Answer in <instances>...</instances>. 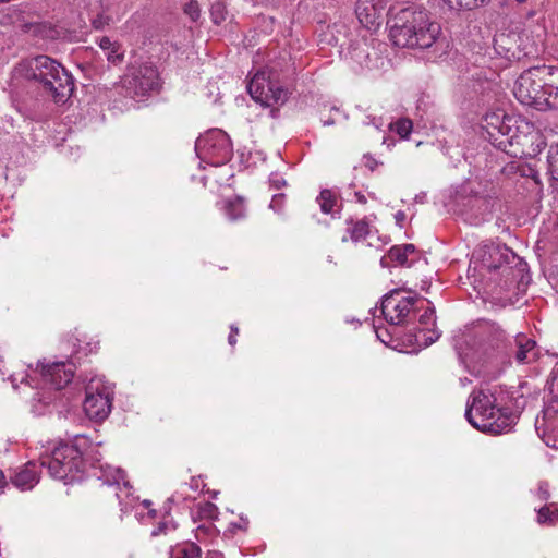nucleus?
<instances>
[{
	"mask_svg": "<svg viewBox=\"0 0 558 558\" xmlns=\"http://www.w3.org/2000/svg\"><path fill=\"white\" fill-rule=\"evenodd\" d=\"M390 23V39L401 48L427 49L440 35L439 24L430 21L427 10L416 5L401 9Z\"/></svg>",
	"mask_w": 558,
	"mask_h": 558,
	"instance_id": "f257e3e1",
	"label": "nucleus"
},
{
	"mask_svg": "<svg viewBox=\"0 0 558 558\" xmlns=\"http://www.w3.org/2000/svg\"><path fill=\"white\" fill-rule=\"evenodd\" d=\"M16 71L26 80L38 81L56 104H64L74 90L72 75L54 59L40 54L19 63Z\"/></svg>",
	"mask_w": 558,
	"mask_h": 558,
	"instance_id": "f03ea898",
	"label": "nucleus"
},
{
	"mask_svg": "<svg viewBox=\"0 0 558 558\" xmlns=\"http://www.w3.org/2000/svg\"><path fill=\"white\" fill-rule=\"evenodd\" d=\"M465 417L476 429L495 435L508 432L517 420L512 411L497 407L496 390L488 387L472 391Z\"/></svg>",
	"mask_w": 558,
	"mask_h": 558,
	"instance_id": "7ed1b4c3",
	"label": "nucleus"
},
{
	"mask_svg": "<svg viewBox=\"0 0 558 558\" xmlns=\"http://www.w3.org/2000/svg\"><path fill=\"white\" fill-rule=\"evenodd\" d=\"M523 128L529 129L530 124L519 117L506 114L502 110L486 113L482 124L485 138L498 149L514 156L518 151L512 148L521 145L525 137Z\"/></svg>",
	"mask_w": 558,
	"mask_h": 558,
	"instance_id": "20e7f679",
	"label": "nucleus"
},
{
	"mask_svg": "<svg viewBox=\"0 0 558 558\" xmlns=\"http://www.w3.org/2000/svg\"><path fill=\"white\" fill-rule=\"evenodd\" d=\"M548 70L549 66L532 68L519 76L513 93L521 104L537 110L548 109Z\"/></svg>",
	"mask_w": 558,
	"mask_h": 558,
	"instance_id": "39448f33",
	"label": "nucleus"
},
{
	"mask_svg": "<svg viewBox=\"0 0 558 558\" xmlns=\"http://www.w3.org/2000/svg\"><path fill=\"white\" fill-rule=\"evenodd\" d=\"M39 466L47 468L52 477L72 483L81 478L83 456L76 446L64 444L54 448L51 456L40 458Z\"/></svg>",
	"mask_w": 558,
	"mask_h": 558,
	"instance_id": "423d86ee",
	"label": "nucleus"
},
{
	"mask_svg": "<svg viewBox=\"0 0 558 558\" xmlns=\"http://www.w3.org/2000/svg\"><path fill=\"white\" fill-rule=\"evenodd\" d=\"M197 156L213 166H221L229 161L233 148L229 135L219 129L208 131L195 143Z\"/></svg>",
	"mask_w": 558,
	"mask_h": 558,
	"instance_id": "0eeeda50",
	"label": "nucleus"
},
{
	"mask_svg": "<svg viewBox=\"0 0 558 558\" xmlns=\"http://www.w3.org/2000/svg\"><path fill=\"white\" fill-rule=\"evenodd\" d=\"M124 86L134 96H145L160 87L159 73L151 63L132 66L124 77Z\"/></svg>",
	"mask_w": 558,
	"mask_h": 558,
	"instance_id": "6e6552de",
	"label": "nucleus"
},
{
	"mask_svg": "<svg viewBox=\"0 0 558 558\" xmlns=\"http://www.w3.org/2000/svg\"><path fill=\"white\" fill-rule=\"evenodd\" d=\"M112 398L108 388L99 386L94 379L86 387L83 403L84 411L90 420L102 421L111 412Z\"/></svg>",
	"mask_w": 558,
	"mask_h": 558,
	"instance_id": "1a4fd4ad",
	"label": "nucleus"
},
{
	"mask_svg": "<svg viewBox=\"0 0 558 558\" xmlns=\"http://www.w3.org/2000/svg\"><path fill=\"white\" fill-rule=\"evenodd\" d=\"M252 98L263 105L283 104L288 99V90L275 84L265 73L256 74L247 85Z\"/></svg>",
	"mask_w": 558,
	"mask_h": 558,
	"instance_id": "9d476101",
	"label": "nucleus"
},
{
	"mask_svg": "<svg viewBox=\"0 0 558 558\" xmlns=\"http://www.w3.org/2000/svg\"><path fill=\"white\" fill-rule=\"evenodd\" d=\"M399 291L393 290L381 301V313L386 320L393 325L403 324L416 302L415 298L397 299Z\"/></svg>",
	"mask_w": 558,
	"mask_h": 558,
	"instance_id": "9b49d317",
	"label": "nucleus"
},
{
	"mask_svg": "<svg viewBox=\"0 0 558 558\" xmlns=\"http://www.w3.org/2000/svg\"><path fill=\"white\" fill-rule=\"evenodd\" d=\"M121 490L118 482H100L98 483L94 501L101 510L112 511L118 521H122L124 507L120 498Z\"/></svg>",
	"mask_w": 558,
	"mask_h": 558,
	"instance_id": "f8f14e48",
	"label": "nucleus"
},
{
	"mask_svg": "<svg viewBox=\"0 0 558 558\" xmlns=\"http://www.w3.org/2000/svg\"><path fill=\"white\" fill-rule=\"evenodd\" d=\"M41 374L53 389L60 390L71 383L74 376V365L72 363L53 362L41 365Z\"/></svg>",
	"mask_w": 558,
	"mask_h": 558,
	"instance_id": "ddd939ff",
	"label": "nucleus"
},
{
	"mask_svg": "<svg viewBox=\"0 0 558 558\" xmlns=\"http://www.w3.org/2000/svg\"><path fill=\"white\" fill-rule=\"evenodd\" d=\"M39 481L37 462H28L12 478L13 484L22 490L33 488Z\"/></svg>",
	"mask_w": 558,
	"mask_h": 558,
	"instance_id": "4468645a",
	"label": "nucleus"
},
{
	"mask_svg": "<svg viewBox=\"0 0 558 558\" xmlns=\"http://www.w3.org/2000/svg\"><path fill=\"white\" fill-rule=\"evenodd\" d=\"M515 345L514 356L519 363H530L536 357V342L533 339L519 335L515 338Z\"/></svg>",
	"mask_w": 558,
	"mask_h": 558,
	"instance_id": "2eb2a0df",
	"label": "nucleus"
},
{
	"mask_svg": "<svg viewBox=\"0 0 558 558\" xmlns=\"http://www.w3.org/2000/svg\"><path fill=\"white\" fill-rule=\"evenodd\" d=\"M547 94L548 109L558 110V68L549 66Z\"/></svg>",
	"mask_w": 558,
	"mask_h": 558,
	"instance_id": "dca6fc26",
	"label": "nucleus"
},
{
	"mask_svg": "<svg viewBox=\"0 0 558 558\" xmlns=\"http://www.w3.org/2000/svg\"><path fill=\"white\" fill-rule=\"evenodd\" d=\"M355 13L360 22L365 25L374 24L376 20V9L369 0H359L356 3Z\"/></svg>",
	"mask_w": 558,
	"mask_h": 558,
	"instance_id": "f3484780",
	"label": "nucleus"
},
{
	"mask_svg": "<svg viewBox=\"0 0 558 558\" xmlns=\"http://www.w3.org/2000/svg\"><path fill=\"white\" fill-rule=\"evenodd\" d=\"M225 211L230 220H238L245 216V206L242 197L236 196L225 203Z\"/></svg>",
	"mask_w": 558,
	"mask_h": 558,
	"instance_id": "a211bd4d",
	"label": "nucleus"
},
{
	"mask_svg": "<svg viewBox=\"0 0 558 558\" xmlns=\"http://www.w3.org/2000/svg\"><path fill=\"white\" fill-rule=\"evenodd\" d=\"M350 223L351 227L348 228V232L353 242L362 241L369 234V223L365 219L350 220Z\"/></svg>",
	"mask_w": 558,
	"mask_h": 558,
	"instance_id": "6ab92c4d",
	"label": "nucleus"
},
{
	"mask_svg": "<svg viewBox=\"0 0 558 558\" xmlns=\"http://www.w3.org/2000/svg\"><path fill=\"white\" fill-rule=\"evenodd\" d=\"M537 522L539 524H555L558 522V505L548 504L542 507L537 512Z\"/></svg>",
	"mask_w": 558,
	"mask_h": 558,
	"instance_id": "aec40b11",
	"label": "nucleus"
},
{
	"mask_svg": "<svg viewBox=\"0 0 558 558\" xmlns=\"http://www.w3.org/2000/svg\"><path fill=\"white\" fill-rule=\"evenodd\" d=\"M408 257L409 255L402 251L401 245H395L388 251V254L381 258L380 264L386 266V259L389 258L392 262H397L401 266H411L413 260L409 263Z\"/></svg>",
	"mask_w": 558,
	"mask_h": 558,
	"instance_id": "412c9836",
	"label": "nucleus"
},
{
	"mask_svg": "<svg viewBox=\"0 0 558 558\" xmlns=\"http://www.w3.org/2000/svg\"><path fill=\"white\" fill-rule=\"evenodd\" d=\"M172 558H201V549L193 543H186L172 550Z\"/></svg>",
	"mask_w": 558,
	"mask_h": 558,
	"instance_id": "4be33fe9",
	"label": "nucleus"
},
{
	"mask_svg": "<svg viewBox=\"0 0 558 558\" xmlns=\"http://www.w3.org/2000/svg\"><path fill=\"white\" fill-rule=\"evenodd\" d=\"M489 259L484 258V264L489 270H497L502 263L507 262V257L501 252V248L499 246H493L489 251Z\"/></svg>",
	"mask_w": 558,
	"mask_h": 558,
	"instance_id": "5701e85b",
	"label": "nucleus"
},
{
	"mask_svg": "<svg viewBox=\"0 0 558 558\" xmlns=\"http://www.w3.org/2000/svg\"><path fill=\"white\" fill-rule=\"evenodd\" d=\"M228 15L226 3L221 0L215 1L210 7V17L216 25L226 21Z\"/></svg>",
	"mask_w": 558,
	"mask_h": 558,
	"instance_id": "b1692460",
	"label": "nucleus"
},
{
	"mask_svg": "<svg viewBox=\"0 0 558 558\" xmlns=\"http://www.w3.org/2000/svg\"><path fill=\"white\" fill-rule=\"evenodd\" d=\"M320 209L325 214H330L336 204V197L330 190H323L317 197Z\"/></svg>",
	"mask_w": 558,
	"mask_h": 558,
	"instance_id": "393cba45",
	"label": "nucleus"
},
{
	"mask_svg": "<svg viewBox=\"0 0 558 558\" xmlns=\"http://www.w3.org/2000/svg\"><path fill=\"white\" fill-rule=\"evenodd\" d=\"M197 517L199 519L214 520L218 517V508L210 501L201 502L197 505Z\"/></svg>",
	"mask_w": 558,
	"mask_h": 558,
	"instance_id": "a878e982",
	"label": "nucleus"
},
{
	"mask_svg": "<svg viewBox=\"0 0 558 558\" xmlns=\"http://www.w3.org/2000/svg\"><path fill=\"white\" fill-rule=\"evenodd\" d=\"M440 337V333L436 329H429L423 328L421 329L416 335V341L418 343H422L424 345H430L433 344L438 338Z\"/></svg>",
	"mask_w": 558,
	"mask_h": 558,
	"instance_id": "bb28decb",
	"label": "nucleus"
},
{
	"mask_svg": "<svg viewBox=\"0 0 558 558\" xmlns=\"http://www.w3.org/2000/svg\"><path fill=\"white\" fill-rule=\"evenodd\" d=\"M391 128L400 135L402 138H407L413 128L412 121L410 119H399L395 122Z\"/></svg>",
	"mask_w": 558,
	"mask_h": 558,
	"instance_id": "cd10ccee",
	"label": "nucleus"
},
{
	"mask_svg": "<svg viewBox=\"0 0 558 558\" xmlns=\"http://www.w3.org/2000/svg\"><path fill=\"white\" fill-rule=\"evenodd\" d=\"M184 13L193 21L196 22L201 17V7L196 0H190L184 5Z\"/></svg>",
	"mask_w": 558,
	"mask_h": 558,
	"instance_id": "c85d7f7f",
	"label": "nucleus"
},
{
	"mask_svg": "<svg viewBox=\"0 0 558 558\" xmlns=\"http://www.w3.org/2000/svg\"><path fill=\"white\" fill-rule=\"evenodd\" d=\"M177 530V525L172 521H161L158 523L157 527L151 531L153 536H158L161 534H169Z\"/></svg>",
	"mask_w": 558,
	"mask_h": 558,
	"instance_id": "c756f323",
	"label": "nucleus"
},
{
	"mask_svg": "<svg viewBox=\"0 0 558 558\" xmlns=\"http://www.w3.org/2000/svg\"><path fill=\"white\" fill-rule=\"evenodd\" d=\"M124 59V51L121 50V46L117 44L114 48L107 51V60L112 64H120Z\"/></svg>",
	"mask_w": 558,
	"mask_h": 558,
	"instance_id": "7c9ffc66",
	"label": "nucleus"
},
{
	"mask_svg": "<svg viewBox=\"0 0 558 558\" xmlns=\"http://www.w3.org/2000/svg\"><path fill=\"white\" fill-rule=\"evenodd\" d=\"M436 322V315L434 308H427L421 316H420V324L425 326L427 328L429 325L435 326Z\"/></svg>",
	"mask_w": 558,
	"mask_h": 558,
	"instance_id": "2f4dec72",
	"label": "nucleus"
},
{
	"mask_svg": "<svg viewBox=\"0 0 558 558\" xmlns=\"http://www.w3.org/2000/svg\"><path fill=\"white\" fill-rule=\"evenodd\" d=\"M548 162L553 178L558 181V151L548 157Z\"/></svg>",
	"mask_w": 558,
	"mask_h": 558,
	"instance_id": "473e14b6",
	"label": "nucleus"
},
{
	"mask_svg": "<svg viewBox=\"0 0 558 558\" xmlns=\"http://www.w3.org/2000/svg\"><path fill=\"white\" fill-rule=\"evenodd\" d=\"M537 497L544 501L549 499L550 493H549L548 483H546V482L539 483L538 488H537Z\"/></svg>",
	"mask_w": 558,
	"mask_h": 558,
	"instance_id": "72a5a7b5",
	"label": "nucleus"
},
{
	"mask_svg": "<svg viewBox=\"0 0 558 558\" xmlns=\"http://www.w3.org/2000/svg\"><path fill=\"white\" fill-rule=\"evenodd\" d=\"M117 45V43H112L110 40L109 37H101L100 40H99V47L105 50V51H108L110 50L111 48H114V46Z\"/></svg>",
	"mask_w": 558,
	"mask_h": 558,
	"instance_id": "f704fd0d",
	"label": "nucleus"
},
{
	"mask_svg": "<svg viewBox=\"0 0 558 558\" xmlns=\"http://www.w3.org/2000/svg\"><path fill=\"white\" fill-rule=\"evenodd\" d=\"M284 195L283 194H276L274 195L272 199H271V203H270V207L274 208V209H277L279 210L280 209V206H281V203H282V199H283Z\"/></svg>",
	"mask_w": 558,
	"mask_h": 558,
	"instance_id": "c9c22d12",
	"label": "nucleus"
},
{
	"mask_svg": "<svg viewBox=\"0 0 558 558\" xmlns=\"http://www.w3.org/2000/svg\"><path fill=\"white\" fill-rule=\"evenodd\" d=\"M230 330H231V332L229 335L228 342L230 345L233 347L236 343V335L239 333V328L236 326L232 325L230 327Z\"/></svg>",
	"mask_w": 558,
	"mask_h": 558,
	"instance_id": "e433bc0d",
	"label": "nucleus"
},
{
	"mask_svg": "<svg viewBox=\"0 0 558 558\" xmlns=\"http://www.w3.org/2000/svg\"><path fill=\"white\" fill-rule=\"evenodd\" d=\"M365 159V167L368 168L371 171H374L376 167L378 166V162L371 156H364Z\"/></svg>",
	"mask_w": 558,
	"mask_h": 558,
	"instance_id": "4c0bfd02",
	"label": "nucleus"
},
{
	"mask_svg": "<svg viewBox=\"0 0 558 558\" xmlns=\"http://www.w3.org/2000/svg\"><path fill=\"white\" fill-rule=\"evenodd\" d=\"M92 24H93L94 28L101 29L104 27V25L106 24V21L104 20L102 16H97L96 19L93 20Z\"/></svg>",
	"mask_w": 558,
	"mask_h": 558,
	"instance_id": "58836bf2",
	"label": "nucleus"
},
{
	"mask_svg": "<svg viewBox=\"0 0 558 558\" xmlns=\"http://www.w3.org/2000/svg\"><path fill=\"white\" fill-rule=\"evenodd\" d=\"M353 194H354L355 201L359 204L365 205L367 203V198L362 192H354Z\"/></svg>",
	"mask_w": 558,
	"mask_h": 558,
	"instance_id": "ea45409f",
	"label": "nucleus"
},
{
	"mask_svg": "<svg viewBox=\"0 0 558 558\" xmlns=\"http://www.w3.org/2000/svg\"><path fill=\"white\" fill-rule=\"evenodd\" d=\"M401 246H402V251L405 252L408 255H412L416 252V248L413 244H404Z\"/></svg>",
	"mask_w": 558,
	"mask_h": 558,
	"instance_id": "a19ab883",
	"label": "nucleus"
},
{
	"mask_svg": "<svg viewBox=\"0 0 558 558\" xmlns=\"http://www.w3.org/2000/svg\"><path fill=\"white\" fill-rule=\"evenodd\" d=\"M241 520H242V522H241V523H234V524H232V526H233L234 529H239V530L246 531L247 525H248V522H247L246 520H243V519H241Z\"/></svg>",
	"mask_w": 558,
	"mask_h": 558,
	"instance_id": "79ce46f5",
	"label": "nucleus"
},
{
	"mask_svg": "<svg viewBox=\"0 0 558 558\" xmlns=\"http://www.w3.org/2000/svg\"><path fill=\"white\" fill-rule=\"evenodd\" d=\"M213 530H214V526L211 523H209L208 525H205V524L199 525L197 529V532L210 533Z\"/></svg>",
	"mask_w": 558,
	"mask_h": 558,
	"instance_id": "37998d69",
	"label": "nucleus"
},
{
	"mask_svg": "<svg viewBox=\"0 0 558 558\" xmlns=\"http://www.w3.org/2000/svg\"><path fill=\"white\" fill-rule=\"evenodd\" d=\"M404 219H405V214H404L403 211H398V213L396 214V220H397L398 222H402Z\"/></svg>",
	"mask_w": 558,
	"mask_h": 558,
	"instance_id": "c03bdc74",
	"label": "nucleus"
},
{
	"mask_svg": "<svg viewBox=\"0 0 558 558\" xmlns=\"http://www.w3.org/2000/svg\"><path fill=\"white\" fill-rule=\"evenodd\" d=\"M324 124L325 125H331V124H333V121L332 120H327V121H324Z\"/></svg>",
	"mask_w": 558,
	"mask_h": 558,
	"instance_id": "a18cd8bd",
	"label": "nucleus"
},
{
	"mask_svg": "<svg viewBox=\"0 0 558 558\" xmlns=\"http://www.w3.org/2000/svg\"><path fill=\"white\" fill-rule=\"evenodd\" d=\"M518 3H523L525 0H515Z\"/></svg>",
	"mask_w": 558,
	"mask_h": 558,
	"instance_id": "49530a36",
	"label": "nucleus"
},
{
	"mask_svg": "<svg viewBox=\"0 0 558 558\" xmlns=\"http://www.w3.org/2000/svg\"><path fill=\"white\" fill-rule=\"evenodd\" d=\"M377 338H379L381 341H384V339L381 338V336L379 333H377Z\"/></svg>",
	"mask_w": 558,
	"mask_h": 558,
	"instance_id": "de8ad7c7",
	"label": "nucleus"
},
{
	"mask_svg": "<svg viewBox=\"0 0 558 558\" xmlns=\"http://www.w3.org/2000/svg\"><path fill=\"white\" fill-rule=\"evenodd\" d=\"M3 476H4V475H3L2 471H0V477H3Z\"/></svg>",
	"mask_w": 558,
	"mask_h": 558,
	"instance_id": "09e8293b",
	"label": "nucleus"
}]
</instances>
